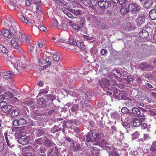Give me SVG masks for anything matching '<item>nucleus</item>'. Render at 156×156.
I'll return each mask as SVG.
<instances>
[{
    "instance_id": "nucleus-12",
    "label": "nucleus",
    "mask_w": 156,
    "mask_h": 156,
    "mask_svg": "<svg viewBox=\"0 0 156 156\" xmlns=\"http://www.w3.org/2000/svg\"><path fill=\"white\" fill-rule=\"evenodd\" d=\"M2 34L5 37L10 39L12 37V33L7 29L3 30L2 32Z\"/></svg>"
},
{
    "instance_id": "nucleus-38",
    "label": "nucleus",
    "mask_w": 156,
    "mask_h": 156,
    "mask_svg": "<svg viewBox=\"0 0 156 156\" xmlns=\"http://www.w3.org/2000/svg\"><path fill=\"white\" fill-rule=\"evenodd\" d=\"M111 117L114 119H116L119 118V115L117 112H115L112 113L111 115Z\"/></svg>"
},
{
    "instance_id": "nucleus-23",
    "label": "nucleus",
    "mask_w": 156,
    "mask_h": 156,
    "mask_svg": "<svg viewBox=\"0 0 156 156\" xmlns=\"http://www.w3.org/2000/svg\"><path fill=\"white\" fill-rule=\"evenodd\" d=\"M153 2L151 0H146L144 5V7L146 9H148L150 8L152 6Z\"/></svg>"
},
{
    "instance_id": "nucleus-49",
    "label": "nucleus",
    "mask_w": 156,
    "mask_h": 156,
    "mask_svg": "<svg viewBox=\"0 0 156 156\" xmlns=\"http://www.w3.org/2000/svg\"><path fill=\"white\" fill-rule=\"evenodd\" d=\"M20 125H22L26 124V120L23 118H21L19 119Z\"/></svg>"
},
{
    "instance_id": "nucleus-45",
    "label": "nucleus",
    "mask_w": 156,
    "mask_h": 156,
    "mask_svg": "<svg viewBox=\"0 0 156 156\" xmlns=\"http://www.w3.org/2000/svg\"><path fill=\"white\" fill-rule=\"evenodd\" d=\"M150 151L156 153V146L154 144H152L150 149Z\"/></svg>"
},
{
    "instance_id": "nucleus-33",
    "label": "nucleus",
    "mask_w": 156,
    "mask_h": 156,
    "mask_svg": "<svg viewBox=\"0 0 156 156\" xmlns=\"http://www.w3.org/2000/svg\"><path fill=\"white\" fill-rule=\"evenodd\" d=\"M122 91L120 92L118 94V93H116L115 94H113V96L114 98L115 99H117L118 100H120L121 99V96L122 95Z\"/></svg>"
},
{
    "instance_id": "nucleus-4",
    "label": "nucleus",
    "mask_w": 156,
    "mask_h": 156,
    "mask_svg": "<svg viewBox=\"0 0 156 156\" xmlns=\"http://www.w3.org/2000/svg\"><path fill=\"white\" fill-rule=\"evenodd\" d=\"M129 11L132 14H137L140 10L137 4L131 3L128 5Z\"/></svg>"
},
{
    "instance_id": "nucleus-59",
    "label": "nucleus",
    "mask_w": 156,
    "mask_h": 156,
    "mask_svg": "<svg viewBox=\"0 0 156 156\" xmlns=\"http://www.w3.org/2000/svg\"><path fill=\"white\" fill-rule=\"evenodd\" d=\"M96 137L97 138L98 140H100L101 138L103 137L104 136V135L103 134H102L101 135L100 133H98L96 134Z\"/></svg>"
},
{
    "instance_id": "nucleus-13",
    "label": "nucleus",
    "mask_w": 156,
    "mask_h": 156,
    "mask_svg": "<svg viewBox=\"0 0 156 156\" xmlns=\"http://www.w3.org/2000/svg\"><path fill=\"white\" fill-rule=\"evenodd\" d=\"M103 148L108 151L109 154L114 149V147L111 144H109L106 145H104L103 146Z\"/></svg>"
},
{
    "instance_id": "nucleus-35",
    "label": "nucleus",
    "mask_w": 156,
    "mask_h": 156,
    "mask_svg": "<svg viewBox=\"0 0 156 156\" xmlns=\"http://www.w3.org/2000/svg\"><path fill=\"white\" fill-rule=\"evenodd\" d=\"M70 11L77 16H79V15H80L81 14L80 10V9L76 10L72 9L70 10Z\"/></svg>"
},
{
    "instance_id": "nucleus-29",
    "label": "nucleus",
    "mask_w": 156,
    "mask_h": 156,
    "mask_svg": "<svg viewBox=\"0 0 156 156\" xmlns=\"http://www.w3.org/2000/svg\"><path fill=\"white\" fill-rule=\"evenodd\" d=\"M53 152L52 156H58V149L56 147H55L53 149L52 151L49 152V154H51Z\"/></svg>"
},
{
    "instance_id": "nucleus-40",
    "label": "nucleus",
    "mask_w": 156,
    "mask_h": 156,
    "mask_svg": "<svg viewBox=\"0 0 156 156\" xmlns=\"http://www.w3.org/2000/svg\"><path fill=\"white\" fill-rule=\"evenodd\" d=\"M44 133V131L41 129H38L37 132V134L38 136L43 135Z\"/></svg>"
},
{
    "instance_id": "nucleus-9",
    "label": "nucleus",
    "mask_w": 156,
    "mask_h": 156,
    "mask_svg": "<svg viewBox=\"0 0 156 156\" xmlns=\"http://www.w3.org/2000/svg\"><path fill=\"white\" fill-rule=\"evenodd\" d=\"M50 63L49 58H46L45 60H43L42 64L40 65L42 67L41 69L43 70L49 67L51 65Z\"/></svg>"
},
{
    "instance_id": "nucleus-46",
    "label": "nucleus",
    "mask_w": 156,
    "mask_h": 156,
    "mask_svg": "<svg viewBox=\"0 0 156 156\" xmlns=\"http://www.w3.org/2000/svg\"><path fill=\"white\" fill-rule=\"evenodd\" d=\"M63 0H56L55 1L56 4H58L59 5L63 6L64 2Z\"/></svg>"
},
{
    "instance_id": "nucleus-62",
    "label": "nucleus",
    "mask_w": 156,
    "mask_h": 156,
    "mask_svg": "<svg viewBox=\"0 0 156 156\" xmlns=\"http://www.w3.org/2000/svg\"><path fill=\"white\" fill-rule=\"evenodd\" d=\"M146 30V31L148 32V33L149 34V33L150 32H152V30L151 29V27L150 26H146L144 28Z\"/></svg>"
},
{
    "instance_id": "nucleus-52",
    "label": "nucleus",
    "mask_w": 156,
    "mask_h": 156,
    "mask_svg": "<svg viewBox=\"0 0 156 156\" xmlns=\"http://www.w3.org/2000/svg\"><path fill=\"white\" fill-rule=\"evenodd\" d=\"M20 18L22 21L27 24L28 23V20L23 15H21L20 16Z\"/></svg>"
},
{
    "instance_id": "nucleus-37",
    "label": "nucleus",
    "mask_w": 156,
    "mask_h": 156,
    "mask_svg": "<svg viewBox=\"0 0 156 156\" xmlns=\"http://www.w3.org/2000/svg\"><path fill=\"white\" fill-rule=\"evenodd\" d=\"M80 149L81 148L80 145L79 144H75L73 147V149L74 151H80Z\"/></svg>"
},
{
    "instance_id": "nucleus-39",
    "label": "nucleus",
    "mask_w": 156,
    "mask_h": 156,
    "mask_svg": "<svg viewBox=\"0 0 156 156\" xmlns=\"http://www.w3.org/2000/svg\"><path fill=\"white\" fill-rule=\"evenodd\" d=\"M44 140L43 138H40L36 139L35 141V142L37 144L41 145L43 144Z\"/></svg>"
},
{
    "instance_id": "nucleus-43",
    "label": "nucleus",
    "mask_w": 156,
    "mask_h": 156,
    "mask_svg": "<svg viewBox=\"0 0 156 156\" xmlns=\"http://www.w3.org/2000/svg\"><path fill=\"white\" fill-rule=\"evenodd\" d=\"M43 144L45 145L46 146H48L49 145L50 142L48 140V139L47 138L44 137L43 138Z\"/></svg>"
},
{
    "instance_id": "nucleus-1",
    "label": "nucleus",
    "mask_w": 156,
    "mask_h": 156,
    "mask_svg": "<svg viewBox=\"0 0 156 156\" xmlns=\"http://www.w3.org/2000/svg\"><path fill=\"white\" fill-rule=\"evenodd\" d=\"M9 61L13 64L14 67L20 73H22L23 70L29 69L30 68L29 65L23 64L22 63L20 62L19 61L17 60L15 58L12 57L11 59H9Z\"/></svg>"
},
{
    "instance_id": "nucleus-53",
    "label": "nucleus",
    "mask_w": 156,
    "mask_h": 156,
    "mask_svg": "<svg viewBox=\"0 0 156 156\" xmlns=\"http://www.w3.org/2000/svg\"><path fill=\"white\" fill-rule=\"evenodd\" d=\"M122 125L126 129H127L130 127V125L129 123L124 122L122 123Z\"/></svg>"
},
{
    "instance_id": "nucleus-11",
    "label": "nucleus",
    "mask_w": 156,
    "mask_h": 156,
    "mask_svg": "<svg viewBox=\"0 0 156 156\" xmlns=\"http://www.w3.org/2000/svg\"><path fill=\"white\" fill-rule=\"evenodd\" d=\"M132 111L133 114L136 115L138 117H143L144 115L141 113L140 109L136 107H133L132 109Z\"/></svg>"
},
{
    "instance_id": "nucleus-21",
    "label": "nucleus",
    "mask_w": 156,
    "mask_h": 156,
    "mask_svg": "<svg viewBox=\"0 0 156 156\" xmlns=\"http://www.w3.org/2000/svg\"><path fill=\"white\" fill-rule=\"evenodd\" d=\"M137 22L139 25L144 24L145 23V18L143 16H139L137 20Z\"/></svg>"
},
{
    "instance_id": "nucleus-19",
    "label": "nucleus",
    "mask_w": 156,
    "mask_h": 156,
    "mask_svg": "<svg viewBox=\"0 0 156 156\" xmlns=\"http://www.w3.org/2000/svg\"><path fill=\"white\" fill-rule=\"evenodd\" d=\"M8 52V50L5 47L2 45L0 44V54L3 55L7 54Z\"/></svg>"
},
{
    "instance_id": "nucleus-2",
    "label": "nucleus",
    "mask_w": 156,
    "mask_h": 156,
    "mask_svg": "<svg viewBox=\"0 0 156 156\" xmlns=\"http://www.w3.org/2000/svg\"><path fill=\"white\" fill-rule=\"evenodd\" d=\"M7 26L9 28V31L13 34H15L19 29V26L16 20L10 17H9L7 21Z\"/></svg>"
},
{
    "instance_id": "nucleus-6",
    "label": "nucleus",
    "mask_w": 156,
    "mask_h": 156,
    "mask_svg": "<svg viewBox=\"0 0 156 156\" xmlns=\"http://www.w3.org/2000/svg\"><path fill=\"white\" fill-rule=\"evenodd\" d=\"M88 95H90L89 94H86L84 92H80L79 94L80 98L78 99V102L81 105L84 104L85 103V100L86 99H87V100H88V99L87 98V96L88 97Z\"/></svg>"
},
{
    "instance_id": "nucleus-27",
    "label": "nucleus",
    "mask_w": 156,
    "mask_h": 156,
    "mask_svg": "<svg viewBox=\"0 0 156 156\" xmlns=\"http://www.w3.org/2000/svg\"><path fill=\"white\" fill-rule=\"evenodd\" d=\"M38 0V2H34V3L37 5L36 7V11L37 12H39L41 10V8L40 5L38 4V3H40L41 1H40L41 0Z\"/></svg>"
},
{
    "instance_id": "nucleus-15",
    "label": "nucleus",
    "mask_w": 156,
    "mask_h": 156,
    "mask_svg": "<svg viewBox=\"0 0 156 156\" xmlns=\"http://www.w3.org/2000/svg\"><path fill=\"white\" fill-rule=\"evenodd\" d=\"M125 104L126 106L131 107L134 105L135 102L134 101L129 98L125 101Z\"/></svg>"
},
{
    "instance_id": "nucleus-47",
    "label": "nucleus",
    "mask_w": 156,
    "mask_h": 156,
    "mask_svg": "<svg viewBox=\"0 0 156 156\" xmlns=\"http://www.w3.org/2000/svg\"><path fill=\"white\" fill-rule=\"evenodd\" d=\"M92 151V152L94 153H95L96 155H98V154L99 153V151L98 150V149L95 147H93Z\"/></svg>"
},
{
    "instance_id": "nucleus-17",
    "label": "nucleus",
    "mask_w": 156,
    "mask_h": 156,
    "mask_svg": "<svg viewBox=\"0 0 156 156\" xmlns=\"http://www.w3.org/2000/svg\"><path fill=\"white\" fill-rule=\"evenodd\" d=\"M13 75V73L12 71H9L5 72L3 75V78L7 80L11 78Z\"/></svg>"
},
{
    "instance_id": "nucleus-25",
    "label": "nucleus",
    "mask_w": 156,
    "mask_h": 156,
    "mask_svg": "<svg viewBox=\"0 0 156 156\" xmlns=\"http://www.w3.org/2000/svg\"><path fill=\"white\" fill-rule=\"evenodd\" d=\"M37 103L39 105L44 106L46 103V101L44 98L41 97L37 100Z\"/></svg>"
},
{
    "instance_id": "nucleus-51",
    "label": "nucleus",
    "mask_w": 156,
    "mask_h": 156,
    "mask_svg": "<svg viewBox=\"0 0 156 156\" xmlns=\"http://www.w3.org/2000/svg\"><path fill=\"white\" fill-rule=\"evenodd\" d=\"M129 112L128 109L126 107L123 108L121 109V112L124 114L128 113Z\"/></svg>"
},
{
    "instance_id": "nucleus-34",
    "label": "nucleus",
    "mask_w": 156,
    "mask_h": 156,
    "mask_svg": "<svg viewBox=\"0 0 156 156\" xmlns=\"http://www.w3.org/2000/svg\"><path fill=\"white\" fill-rule=\"evenodd\" d=\"M93 138L92 137H90L88 139H86V142H87V145L88 147L91 146V144H92Z\"/></svg>"
},
{
    "instance_id": "nucleus-26",
    "label": "nucleus",
    "mask_w": 156,
    "mask_h": 156,
    "mask_svg": "<svg viewBox=\"0 0 156 156\" xmlns=\"http://www.w3.org/2000/svg\"><path fill=\"white\" fill-rule=\"evenodd\" d=\"M22 41L24 43H27L29 42L30 39L29 37H26L24 35H21Z\"/></svg>"
},
{
    "instance_id": "nucleus-54",
    "label": "nucleus",
    "mask_w": 156,
    "mask_h": 156,
    "mask_svg": "<svg viewBox=\"0 0 156 156\" xmlns=\"http://www.w3.org/2000/svg\"><path fill=\"white\" fill-rule=\"evenodd\" d=\"M127 79H126L128 82L131 81L132 82L134 80V79L133 76L131 75H128L127 77Z\"/></svg>"
},
{
    "instance_id": "nucleus-55",
    "label": "nucleus",
    "mask_w": 156,
    "mask_h": 156,
    "mask_svg": "<svg viewBox=\"0 0 156 156\" xmlns=\"http://www.w3.org/2000/svg\"><path fill=\"white\" fill-rule=\"evenodd\" d=\"M19 120L16 119L15 120L12 122L13 125L15 126H20L19 123Z\"/></svg>"
},
{
    "instance_id": "nucleus-5",
    "label": "nucleus",
    "mask_w": 156,
    "mask_h": 156,
    "mask_svg": "<svg viewBox=\"0 0 156 156\" xmlns=\"http://www.w3.org/2000/svg\"><path fill=\"white\" fill-rule=\"evenodd\" d=\"M64 45L66 47H68V48L69 49L73 50L74 48L75 47L78 46V44L74 40L71 39L66 41Z\"/></svg>"
},
{
    "instance_id": "nucleus-16",
    "label": "nucleus",
    "mask_w": 156,
    "mask_h": 156,
    "mask_svg": "<svg viewBox=\"0 0 156 156\" xmlns=\"http://www.w3.org/2000/svg\"><path fill=\"white\" fill-rule=\"evenodd\" d=\"M140 37L142 38L147 37L149 35V34L146 30L143 29L141 30L139 32Z\"/></svg>"
},
{
    "instance_id": "nucleus-20",
    "label": "nucleus",
    "mask_w": 156,
    "mask_h": 156,
    "mask_svg": "<svg viewBox=\"0 0 156 156\" xmlns=\"http://www.w3.org/2000/svg\"><path fill=\"white\" fill-rule=\"evenodd\" d=\"M149 15L151 20L156 19V11L154 9H151L149 12Z\"/></svg>"
},
{
    "instance_id": "nucleus-28",
    "label": "nucleus",
    "mask_w": 156,
    "mask_h": 156,
    "mask_svg": "<svg viewBox=\"0 0 156 156\" xmlns=\"http://www.w3.org/2000/svg\"><path fill=\"white\" fill-rule=\"evenodd\" d=\"M79 109V106L77 104H74L71 108V111L73 112H77Z\"/></svg>"
},
{
    "instance_id": "nucleus-57",
    "label": "nucleus",
    "mask_w": 156,
    "mask_h": 156,
    "mask_svg": "<svg viewBox=\"0 0 156 156\" xmlns=\"http://www.w3.org/2000/svg\"><path fill=\"white\" fill-rule=\"evenodd\" d=\"M62 27L63 30H67L68 27L66 23H62Z\"/></svg>"
},
{
    "instance_id": "nucleus-44",
    "label": "nucleus",
    "mask_w": 156,
    "mask_h": 156,
    "mask_svg": "<svg viewBox=\"0 0 156 156\" xmlns=\"http://www.w3.org/2000/svg\"><path fill=\"white\" fill-rule=\"evenodd\" d=\"M70 4L69 2H67L64 1V2L63 6L65 7L66 9L70 11L71 9L69 8Z\"/></svg>"
},
{
    "instance_id": "nucleus-22",
    "label": "nucleus",
    "mask_w": 156,
    "mask_h": 156,
    "mask_svg": "<svg viewBox=\"0 0 156 156\" xmlns=\"http://www.w3.org/2000/svg\"><path fill=\"white\" fill-rule=\"evenodd\" d=\"M142 123V121L140 119H135L133 121V125L134 127H138Z\"/></svg>"
},
{
    "instance_id": "nucleus-60",
    "label": "nucleus",
    "mask_w": 156,
    "mask_h": 156,
    "mask_svg": "<svg viewBox=\"0 0 156 156\" xmlns=\"http://www.w3.org/2000/svg\"><path fill=\"white\" fill-rule=\"evenodd\" d=\"M53 22L52 23V25L53 26L57 27H58V21L57 20L54 19L53 20Z\"/></svg>"
},
{
    "instance_id": "nucleus-61",
    "label": "nucleus",
    "mask_w": 156,
    "mask_h": 156,
    "mask_svg": "<svg viewBox=\"0 0 156 156\" xmlns=\"http://www.w3.org/2000/svg\"><path fill=\"white\" fill-rule=\"evenodd\" d=\"M39 29L43 31H45L47 29L44 26L42 25H40L38 27Z\"/></svg>"
},
{
    "instance_id": "nucleus-31",
    "label": "nucleus",
    "mask_w": 156,
    "mask_h": 156,
    "mask_svg": "<svg viewBox=\"0 0 156 156\" xmlns=\"http://www.w3.org/2000/svg\"><path fill=\"white\" fill-rule=\"evenodd\" d=\"M22 103L24 105L30 106L33 104L34 100L32 99H31L25 102H23Z\"/></svg>"
},
{
    "instance_id": "nucleus-10",
    "label": "nucleus",
    "mask_w": 156,
    "mask_h": 156,
    "mask_svg": "<svg viewBox=\"0 0 156 156\" xmlns=\"http://www.w3.org/2000/svg\"><path fill=\"white\" fill-rule=\"evenodd\" d=\"M19 39L17 38H12L11 41V46L16 49H19V46L18 44Z\"/></svg>"
},
{
    "instance_id": "nucleus-3",
    "label": "nucleus",
    "mask_w": 156,
    "mask_h": 156,
    "mask_svg": "<svg viewBox=\"0 0 156 156\" xmlns=\"http://www.w3.org/2000/svg\"><path fill=\"white\" fill-rule=\"evenodd\" d=\"M0 108L1 110L4 113H6L12 108V106L10 105H7L5 101L0 102Z\"/></svg>"
},
{
    "instance_id": "nucleus-32",
    "label": "nucleus",
    "mask_w": 156,
    "mask_h": 156,
    "mask_svg": "<svg viewBox=\"0 0 156 156\" xmlns=\"http://www.w3.org/2000/svg\"><path fill=\"white\" fill-rule=\"evenodd\" d=\"M71 26L76 31L78 30L80 28V25L78 24H71Z\"/></svg>"
},
{
    "instance_id": "nucleus-41",
    "label": "nucleus",
    "mask_w": 156,
    "mask_h": 156,
    "mask_svg": "<svg viewBox=\"0 0 156 156\" xmlns=\"http://www.w3.org/2000/svg\"><path fill=\"white\" fill-rule=\"evenodd\" d=\"M53 57L54 60L56 61H58L59 60L60 58V56L58 53L54 54L53 55Z\"/></svg>"
},
{
    "instance_id": "nucleus-56",
    "label": "nucleus",
    "mask_w": 156,
    "mask_h": 156,
    "mask_svg": "<svg viewBox=\"0 0 156 156\" xmlns=\"http://www.w3.org/2000/svg\"><path fill=\"white\" fill-rule=\"evenodd\" d=\"M122 95L121 96V99H124L126 101L129 98H128L125 95V93L123 91H122Z\"/></svg>"
},
{
    "instance_id": "nucleus-42",
    "label": "nucleus",
    "mask_w": 156,
    "mask_h": 156,
    "mask_svg": "<svg viewBox=\"0 0 156 156\" xmlns=\"http://www.w3.org/2000/svg\"><path fill=\"white\" fill-rule=\"evenodd\" d=\"M139 136V134L138 132H135L132 135V139H135L138 138Z\"/></svg>"
},
{
    "instance_id": "nucleus-63",
    "label": "nucleus",
    "mask_w": 156,
    "mask_h": 156,
    "mask_svg": "<svg viewBox=\"0 0 156 156\" xmlns=\"http://www.w3.org/2000/svg\"><path fill=\"white\" fill-rule=\"evenodd\" d=\"M128 1V0H119V3L121 5H124Z\"/></svg>"
},
{
    "instance_id": "nucleus-64",
    "label": "nucleus",
    "mask_w": 156,
    "mask_h": 156,
    "mask_svg": "<svg viewBox=\"0 0 156 156\" xmlns=\"http://www.w3.org/2000/svg\"><path fill=\"white\" fill-rule=\"evenodd\" d=\"M23 156H32V153L30 151L25 153L23 154Z\"/></svg>"
},
{
    "instance_id": "nucleus-58",
    "label": "nucleus",
    "mask_w": 156,
    "mask_h": 156,
    "mask_svg": "<svg viewBox=\"0 0 156 156\" xmlns=\"http://www.w3.org/2000/svg\"><path fill=\"white\" fill-rule=\"evenodd\" d=\"M90 1L93 6H95L98 4V1L97 0H90Z\"/></svg>"
},
{
    "instance_id": "nucleus-24",
    "label": "nucleus",
    "mask_w": 156,
    "mask_h": 156,
    "mask_svg": "<svg viewBox=\"0 0 156 156\" xmlns=\"http://www.w3.org/2000/svg\"><path fill=\"white\" fill-rule=\"evenodd\" d=\"M120 11L121 12L123 15L127 14L129 11L128 6L126 7H122Z\"/></svg>"
},
{
    "instance_id": "nucleus-36",
    "label": "nucleus",
    "mask_w": 156,
    "mask_h": 156,
    "mask_svg": "<svg viewBox=\"0 0 156 156\" xmlns=\"http://www.w3.org/2000/svg\"><path fill=\"white\" fill-rule=\"evenodd\" d=\"M47 99L48 101H53L55 99V97L53 95H47L46 96Z\"/></svg>"
},
{
    "instance_id": "nucleus-30",
    "label": "nucleus",
    "mask_w": 156,
    "mask_h": 156,
    "mask_svg": "<svg viewBox=\"0 0 156 156\" xmlns=\"http://www.w3.org/2000/svg\"><path fill=\"white\" fill-rule=\"evenodd\" d=\"M33 150V148L31 146H25L23 147V150L24 151H28L30 152V151H32Z\"/></svg>"
},
{
    "instance_id": "nucleus-7",
    "label": "nucleus",
    "mask_w": 156,
    "mask_h": 156,
    "mask_svg": "<svg viewBox=\"0 0 156 156\" xmlns=\"http://www.w3.org/2000/svg\"><path fill=\"white\" fill-rule=\"evenodd\" d=\"M30 140V138L28 136H23L19 139L18 142L20 144L25 145L29 143Z\"/></svg>"
},
{
    "instance_id": "nucleus-18",
    "label": "nucleus",
    "mask_w": 156,
    "mask_h": 156,
    "mask_svg": "<svg viewBox=\"0 0 156 156\" xmlns=\"http://www.w3.org/2000/svg\"><path fill=\"white\" fill-rule=\"evenodd\" d=\"M12 111L11 112L10 116L12 117H15L18 115L20 113L19 109L17 108L12 109L11 110Z\"/></svg>"
},
{
    "instance_id": "nucleus-8",
    "label": "nucleus",
    "mask_w": 156,
    "mask_h": 156,
    "mask_svg": "<svg viewBox=\"0 0 156 156\" xmlns=\"http://www.w3.org/2000/svg\"><path fill=\"white\" fill-rule=\"evenodd\" d=\"M139 66L142 70L145 71L149 70L153 68V66L145 62L140 64Z\"/></svg>"
},
{
    "instance_id": "nucleus-48",
    "label": "nucleus",
    "mask_w": 156,
    "mask_h": 156,
    "mask_svg": "<svg viewBox=\"0 0 156 156\" xmlns=\"http://www.w3.org/2000/svg\"><path fill=\"white\" fill-rule=\"evenodd\" d=\"M110 156H120L119 154L114 150L109 154Z\"/></svg>"
},
{
    "instance_id": "nucleus-50",
    "label": "nucleus",
    "mask_w": 156,
    "mask_h": 156,
    "mask_svg": "<svg viewBox=\"0 0 156 156\" xmlns=\"http://www.w3.org/2000/svg\"><path fill=\"white\" fill-rule=\"evenodd\" d=\"M115 71L116 73L119 74V75H118L117 76L115 75V73H113L114 75L115 76H116L117 78H119L121 76L122 73H121L119 71L115 69L113 71V72H114Z\"/></svg>"
},
{
    "instance_id": "nucleus-14",
    "label": "nucleus",
    "mask_w": 156,
    "mask_h": 156,
    "mask_svg": "<svg viewBox=\"0 0 156 156\" xmlns=\"http://www.w3.org/2000/svg\"><path fill=\"white\" fill-rule=\"evenodd\" d=\"M98 4L102 9L107 8L109 5L108 3L105 1L98 2Z\"/></svg>"
}]
</instances>
